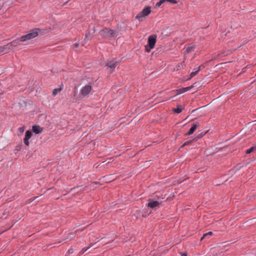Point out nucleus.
Instances as JSON below:
<instances>
[{
    "mask_svg": "<svg viewBox=\"0 0 256 256\" xmlns=\"http://www.w3.org/2000/svg\"><path fill=\"white\" fill-rule=\"evenodd\" d=\"M10 50H12L8 44L3 46H0V54L4 52H9Z\"/></svg>",
    "mask_w": 256,
    "mask_h": 256,
    "instance_id": "10",
    "label": "nucleus"
},
{
    "mask_svg": "<svg viewBox=\"0 0 256 256\" xmlns=\"http://www.w3.org/2000/svg\"><path fill=\"white\" fill-rule=\"evenodd\" d=\"M150 12L151 10L150 7H145L141 12L136 15V18L140 22H142L144 19L150 13Z\"/></svg>",
    "mask_w": 256,
    "mask_h": 256,
    "instance_id": "3",
    "label": "nucleus"
},
{
    "mask_svg": "<svg viewBox=\"0 0 256 256\" xmlns=\"http://www.w3.org/2000/svg\"><path fill=\"white\" fill-rule=\"evenodd\" d=\"M32 136V132L29 131V130L26 131V134H25V138H24V142L26 145V146L29 145L28 140Z\"/></svg>",
    "mask_w": 256,
    "mask_h": 256,
    "instance_id": "8",
    "label": "nucleus"
},
{
    "mask_svg": "<svg viewBox=\"0 0 256 256\" xmlns=\"http://www.w3.org/2000/svg\"><path fill=\"white\" fill-rule=\"evenodd\" d=\"M212 234V232H209L207 233H206V234H204L202 236V237L200 240H203L207 238H209L210 236H211Z\"/></svg>",
    "mask_w": 256,
    "mask_h": 256,
    "instance_id": "16",
    "label": "nucleus"
},
{
    "mask_svg": "<svg viewBox=\"0 0 256 256\" xmlns=\"http://www.w3.org/2000/svg\"><path fill=\"white\" fill-rule=\"evenodd\" d=\"M43 130V128L40 127L39 126H32V131L36 134H39L41 133Z\"/></svg>",
    "mask_w": 256,
    "mask_h": 256,
    "instance_id": "12",
    "label": "nucleus"
},
{
    "mask_svg": "<svg viewBox=\"0 0 256 256\" xmlns=\"http://www.w3.org/2000/svg\"><path fill=\"white\" fill-rule=\"evenodd\" d=\"M256 149V147L252 146L251 148L247 150L246 151V153L247 154H249L251 153L252 151H254Z\"/></svg>",
    "mask_w": 256,
    "mask_h": 256,
    "instance_id": "19",
    "label": "nucleus"
},
{
    "mask_svg": "<svg viewBox=\"0 0 256 256\" xmlns=\"http://www.w3.org/2000/svg\"><path fill=\"white\" fill-rule=\"evenodd\" d=\"M93 244H91L90 245V246L88 247V248H82V250H81L80 253L82 254H84V252H86L90 248Z\"/></svg>",
    "mask_w": 256,
    "mask_h": 256,
    "instance_id": "20",
    "label": "nucleus"
},
{
    "mask_svg": "<svg viewBox=\"0 0 256 256\" xmlns=\"http://www.w3.org/2000/svg\"><path fill=\"white\" fill-rule=\"evenodd\" d=\"M99 34L104 38L112 37L114 36V32L112 30L105 28L100 30Z\"/></svg>",
    "mask_w": 256,
    "mask_h": 256,
    "instance_id": "4",
    "label": "nucleus"
},
{
    "mask_svg": "<svg viewBox=\"0 0 256 256\" xmlns=\"http://www.w3.org/2000/svg\"><path fill=\"white\" fill-rule=\"evenodd\" d=\"M20 42L22 41L20 40V39H16L8 43L10 46L11 48V50H12L14 47H16L18 46H20L21 44Z\"/></svg>",
    "mask_w": 256,
    "mask_h": 256,
    "instance_id": "9",
    "label": "nucleus"
},
{
    "mask_svg": "<svg viewBox=\"0 0 256 256\" xmlns=\"http://www.w3.org/2000/svg\"><path fill=\"white\" fill-rule=\"evenodd\" d=\"M194 86L192 85L190 86L180 88L179 90H178L177 91H178V94H182V93H184L188 90H190Z\"/></svg>",
    "mask_w": 256,
    "mask_h": 256,
    "instance_id": "13",
    "label": "nucleus"
},
{
    "mask_svg": "<svg viewBox=\"0 0 256 256\" xmlns=\"http://www.w3.org/2000/svg\"><path fill=\"white\" fill-rule=\"evenodd\" d=\"M62 88H55L52 90V95L54 96H56L58 92H60L62 90Z\"/></svg>",
    "mask_w": 256,
    "mask_h": 256,
    "instance_id": "18",
    "label": "nucleus"
},
{
    "mask_svg": "<svg viewBox=\"0 0 256 256\" xmlns=\"http://www.w3.org/2000/svg\"><path fill=\"white\" fill-rule=\"evenodd\" d=\"M159 205L160 202L156 200H154L150 198L148 200V206L152 208H154L158 206Z\"/></svg>",
    "mask_w": 256,
    "mask_h": 256,
    "instance_id": "7",
    "label": "nucleus"
},
{
    "mask_svg": "<svg viewBox=\"0 0 256 256\" xmlns=\"http://www.w3.org/2000/svg\"><path fill=\"white\" fill-rule=\"evenodd\" d=\"M199 124L198 122L194 123L192 124V128H190L188 132L187 133L188 135H190L194 133V132L196 130V128L198 126Z\"/></svg>",
    "mask_w": 256,
    "mask_h": 256,
    "instance_id": "11",
    "label": "nucleus"
},
{
    "mask_svg": "<svg viewBox=\"0 0 256 256\" xmlns=\"http://www.w3.org/2000/svg\"><path fill=\"white\" fill-rule=\"evenodd\" d=\"M184 61H183V62H182V63L180 64V66H182V64H183V63H184Z\"/></svg>",
    "mask_w": 256,
    "mask_h": 256,
    "instance_id": "28",
    "label": "nucleus"
},
{
    "mask_svg": "<svg viewBox=\"0 0 256 256\" xmlns=\"http://www.w3.org/2000/svg\"><path fill=\"white\" fill-rule=\"evenodd\" d=\"M200 70V66H198V68H194V70L192 72L191 74H190V78H191L192 77H194V76H195L198 73V72Z\"/></svg>",
    "mask_w": 256,
    "mask_h": 256,
    "instance_id": "15",
    "label": "nucleus"
},
{
    "mask_svg": "<svg viewBox=\"0 0 256 256\" xmlns=\"http://www.w3.org/2000/svg\"><path fill=\"white\" fill-rule=\"evenodd\" d=\"M156 38L157 36L156 34L150 35L148 37V44L146 46V52H149L152 49L154 48Z\"/></svg>",
    "mask_w": 256,
    "mask_h": 256,
    "instance_id": "2",
    "label": "nucleus"
},
{
    "mask_svg": "<svg viewBox=\"0 0 256 256\" xmlns=\"http://www.w3.org/2000/svg\"><path fill=\"white\" fill-rule=\"evenodd\" d=\"M86 38L88 40L90 39V36H89V34H86Z\"/></svg>",
    "mask_w": 256,
    "mask_h": 256,
    "instance_id": "25",
    "label": "nucleus"
},
{
    "mask_svg": "<svg viewBox=\"0 0 256 256\" xmlns=\"http://www.w3.org/2000/svg\"><path fill=\"white\" fill-rule=\"evenodd\" d=\"M165 1L164 0H160L158 2L156 6L157 7H160L162 4L164 3Z\"/></svg>",
    "mask_w": 256,
    "mask_h": 256,
    "instance_id": "21",
    "label": "nucleus"
},
{
    "mask_svg": "<svg viewBox=\"0 0 256 256\" xmlns=\"http://www.w3.org/2000/svg\"><path fill=\"white\" fill-rule=\"evenodd\" d=\"M92 89V86L90 84L86 85L83 86L80 91V94L84 96H88L91 92Z\"/></svg>",
    "mask_w": 256,
    "mask_h": 256,
    "instance_id": "5",
    "label": "nucleus"
},
{
    "mask_svg": "<svg viewBox=\"0 0 256 256\" xmlns=\"http://www.w3.org/2000/svg\"><path fill=\"white\" fill-rule=\"evenodd\" d=\"M18 130H19L20 132H22L24 131V127H21V128H19Z\"/></svg>",
    "mask_w": 256,
    "mask_h": 256,
    "instance_id": "23",
    "label": "nucleus"
},
{
    "mask_svg": "<svg viewBox=\"0 0 256 256\" xmlns=\"http://www.w3.org/2000/svg\"><path fill=\"white\" fill-rule=\"evenodd\" d=\"M116 64L117 62H110L106 64L108 68L112 70H110V72H112L113 70L114 69L116 66Z\"/></svg>",
    "mask_w": 256,
    "mask_h": 256,
    "instance_id": "14",
    "label": "nucleus"
},
{
    "mask_svg": "<svg viewBox=\"0 0 256 256\" xmlns=\"http://www.w3.org/2000/svg\"><path fill=\"white\" fill-rule=\"evenodd\" d=\"M78 44H77V43H75L73 44V47L74 48H78Z\"/></svg>",
    "mask_w": 256,
    "mask_h": 256,
    "instance_id": "24",
    "label": "nucleus"
},
{
    "mask_svg": "<svg viewBox=\"0 0 256 256\" xmlns=\"http://www.w3.org/2000/svg\"><path fill=\"white\" fill-rule=\"evenodd\" d=\"M182 108L180 106H178L177 108L174 110V112L176 113L179 114L182 112Z\"/></svg>",
    "mask_w": 256,
    "mask_h": 256,
    "instance_id": "17",
    "label": "nucleus"
},
{
    "mask_svg": "<svg viewBox=\"0 0 256 256\" xmlns=\"http://www.w3.org/2000/svg\"><path fill=\"white\" fill-rule=\"evenodd\" d=\"M40 32V30L38 28H35L30 32L28 34L22 36L20 38V40L22 42H24L27 40H30L36 36H37Z\"/></svg>",
    "mask_w": 256,
    "mask_h": 256,
    "instance_id": "1",
    "label": "nucleus"
},
{
    "mask_svg": "<svg viewBox=\"0 0 256 256\" xmlns=\"http://www.w3.org/2000/svg\"><path fill=\"white\" fill-rule=\"evenodd\" d=\"M180 256H187V254L186 253H183L181 254Z\"/></svg>",
    "mask_w": 256,
    "mask_h": 256,
    "instance_id": "26",
    "label": "nucleus"
},
{
    "mask_svg": "<svg viewBox=\"0 0 256 256\" xmlns=\"http://www.w3.org/2000/svg\"><path fill=\"white\" fill-rule=\"evenodd\" d=\"M165 2H170L174 4H176L177 2L176 0H164Z\"/></svg>",
    "mask_w": 256,
    "mask_h": 256,
    "instance_id": "22",
    "label": "nucleus"
},
{
    "mask_svg": "<svg viewBox=\"0 0 256 256\" xmlns=\"http://www.w3.org/2000/svg\"><path fill=\"white\" fill-rule=\"evenodd\" d=\"M195 44H188L186 47H184L183 49L184 54V59H186V56L189 54L190 53L193 52L195 49Z\"/></svg>",
    "mask_w": 256,
    "mask_h": 256,
    "instance_id": "6",
    "label": "nucleus"
},
{
    "mask_svg": "<svg viewBox=\"0 0 256 256\" xmlns=\"http://www.w3.org/2000/svg\"><path fill=\"white\" fill-rule=\"evenodd\" d=\"M188 144V142H186L183 146H186Z\"/></svg>",
    "mask_w": 256,
    "mask_h": 256,
    "instance_id": "27",
    "label": "nucleus"
}]
</instances>
